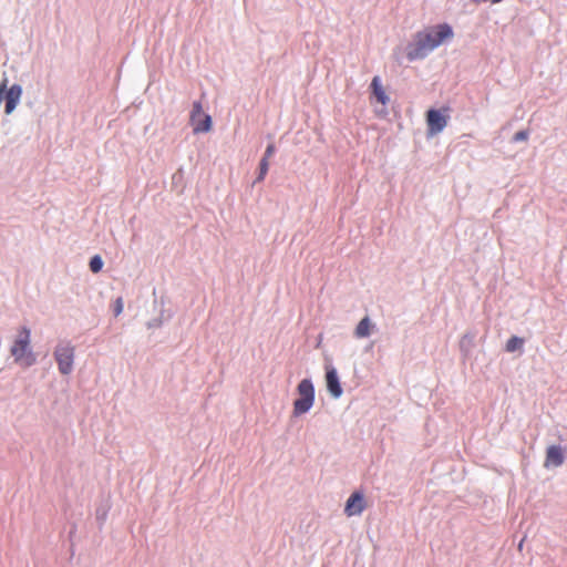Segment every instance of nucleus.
I'll return each mask as SVG.
<instances>
[{"label": "nucleus", "mask_w": 567, "mask_h": 567, "mask_svg": "<svg viewBox=\"0 0 567 567\" xmlns=\"http://www.w3.org/2000/svg\"><path fill=\"white\" fill-rule=\"evenodd\" d=\"M452 37L453 30L446 23L439 24L424 32H419L415 37L413 47L408 52L409 60L413 61L424 58L430 51L434 50Z\"/></svg>", "instance_id": "1"}, {"label": "nucleus", "mask_w": 567, "mask_h": 567, "mask_svg": "<svg viewBox=\"0 0 567 567\" xmlns=\"http://www.w3.org/2000/svg\"><path fill=\"white\" fill-rule=\"evenodd\" d=\"M10 354L14 363L23 369L30 368L37 362V354L31 346V331L27 327H21L10 346Z\"/></svg>", "instance_id": "2"}, {"label": "nucleus", "mask_w": 567, "mask_h": 567, "mask_svg": "<svg viewBox=\"0 0 567 567\" xmlns=\"http://www.w3.org/2000/svg\"><path fill=\"white\" fill-rule=\"evenodd\" d=\"M299 398L293 402L292 413L300 416L307 413L315 403V388L310 379H303L297 386Z\"/></svg>", "instance_id": "3"}, {"label": "nucleus", "mask_w": 567, "mask_h": 567, "mask_svg": "<svg viewBox=\"0 0 567 567\" xmlns=\"http://www.w3.org/2000/svg\"><path fill=\"white\" fill-rule=\"evenodd\" d=\"M54 358L62 374H70L72 372L74 360L73 346L69 342L60 343L54 351Z\"/></svg>", "instance_id": "4"}, {"label": "nucleus", "mask_w": 567, "mask_h": 567, "mask_svg": "<svg viewBox=\"0 0 567 567\" xmlns=\"http://www.w3.org/2000/svg\"><path fill=\"white\" fill-rule=\"evenodd\" d=\"M449 107L442 110L430 109L426 112V124L429 134L435 135L442 132L449 122Z\"/></svg>", "instance_id": "5"}, {"label": "nucleus", "mask_w": 567, "mask_h": 567, "mask_svg": "<svg viewBox=\"0 0 567 567\" xmlns=\"http://www.w3.org/2000/svg\"><path fill=\"white\" fill-rule=\"evenodd\" d=\"M194 133L209 132L212 117L203 111L200 102H194L189 117Z\"/></svg>", "instance_id": "6"}, {"label": "nucleus", "mask_w": 567, "mask_h": 567, "mask_svg": "<svg viewBox=\"0 0 567 567\" xmlns=\"http://www.w3.org/2000/svg\"><path fill=\"white\" fill-rule=\"evenodd\" d=\"M365 508L364 496L360 492H354L348 498L344 507V513L347 516H357L360 515Z\"/></svg>", "instance_id": "7"}, {"label": "nucleus", "mask_w": 567, "mask_h": 567, "mask_svg": "<svg viewBox=\"0 0 567 567\" xmlns=\"http://www.w3.org/2000/svg\"><path fill=\"white\" fill-rule=\"evenodd\" d=\"M565 461V451L559 445H550L546 450L545 467L560 466Z\"/></svg>", "instance_id": "8"}, {"label": "nucleus", "mask_w": 567, "mask_h": 567, "mask_svg": "<svg viewBox=\"0 0 567 567\" xmlns=\"http://www.w3.org/2000/svg\"><path fill=\"white\" fill-rule=\"evenodd\" d=\"M6 95L3 94V99H6V107L4 111L7 114H10L17 106L20 101L22 89L18 84H13L8 91L6 90Z\"/></svg>", "instance_id": "9"}, {"label": "nucleus", "mask_w": 567, "mask_h": 567, "mask_svg": "<svg viewBox=\"0 0 567 567\" xmlns=\"http://www.w3.org/2000/svg\"><path fill=\"white\" fill-rule=\"evenodd\" d=\"M327 388L333 398H339L342 394V388L339 383L337 371L333 368L327 370L326 373Z\"/></svg>", "instance_id": "10"}, {"label": "nucleus", "mask_w": 567, "mask_h": 567, "mask_svg": "<svg viewBox=\"0 0 567 567\" xmlns=\"http://www.w3.org/2000/svg\"><path fill=\"white\" fill-rule=\"evenodd\" d=\"M373 96L377 99L379 103L382 105H386L390 101L385 90L381 83V79L377 75L372 79L370 84Z\"/></svg>", "instance_id": "11"}, {"label": "nucleus", "mask_w": 567, "mask_h": 567, "mask_svg": "<svg viewBox=\"0 0 567 567\" xmlns=\"http://www.w3.org/2000/svg\"><path fill=\"white\" fill-rule=\"evenodd\" d=\"M374 324L371 322L369 317H364L357 324L354 336L358 339L367 338L371 334Z\"/></svg>", "instance_id": "12"}, {"label": "nucleus", "mask_w": 567, "mask_h": 567, "mask_svg": "<svg viewBox=\"0 0 567 567\" xmlns=\"http://www.w3.org/2000/svg\"><path fill=\"white\" fill-rule=\"evenodd\" d=\"M523 344H524V339L513 336L512 338H509L507 340L505 349L507 352H515V351L522 349Z\"/></svg>", "instance_id": "13"}, {"label": "nucleus", "mask_w": 567, "mask_h": 567, "mask_svg": "<svg viewBox=\"0 0 567 567\" xmlns=\"http://www.w3.org/2000/svg\"><path fill=\"white\" fill-rule=\"evenodd\" d=\"M103 267V260L99 255H95L90 260V269L92 272L96 274L101 271Z\"/></svg>", "instance_id": "14"}, {"label": "nucleus", "mask_w": 567, "mask_h": 567, "mask_svg": "<svg viewBox=\"0 0 567 567\" xmlns=\"http://www.w3.org/2000/svg\"><path fill=\"white\" fill-rule=\"evenodd\" d=\"M268 169H269V161H267V158H261L260 164H259V175L257 177L258 182L264 181V178L266 177V175L268 173Z\"/></svg>", "instance_id": "15"}, {"label": "nucleus", "mask_w": 567, "mask_h": 567, "mask_svg": "<svg viewBox=\"0 0 567 567\" xmlns=\"http://www.w3.org/2000/svg\"><path fill=\"white\" fill-rule=\"evenodd\" d=\"M123 308H124L123 298L122 297L116 298L114 303H113V313H114V316L118 317L122 313Z\"/></svg>", "instance_id": "16"}, {"label": "nucleus", "mask_w": 567, "mask_h": 567, "mask_svg": "<svg viewBox=\"0 0 567 567\" xmlns=\"http://www.w3.org/2000/svg\"><path fill=\"white\" fill-rule=\"evenodd\" d=\"M527 138H528L527 131H519V132L515 133V135L513 137L514 142L526 141Z\"/></svg>", "instance_id": "17"}, {"label": "nucleus", "mask_w": 567, "mask_h": 567, "mask_svg": "<svg viewBox=\"0 0 567 567\" xmlns=\"http://www.w3.org/2000/svg\"><path fill=\"white\" fill-rule=\"evenodd\" d=\"M275 151H276L275 145L269 144L265 151L262 158H267V161H269V158L274 155Z\"/></svg>", "instance_id": "18"}]
</instances>
